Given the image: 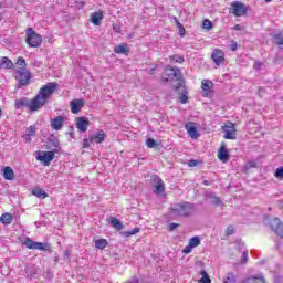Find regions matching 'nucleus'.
Segmentation results:
<instances>
[{
  "mask_svg": "<svg viewBox=\"0 0 283 283\" xmlns=\"http://www.w3.org/2000/svg\"><path fill=\"white\" fill-rule=\"evenodd\" d=\"M241 283H266V281L264 280V276H249Z\"/></svg>",
  "mask_w": 283,
  "mask_h": 283,
  "instance_id": "393cba45",
  "label": "nucleus"
},
{
  "mask_svg": "<svg viewBox=\"0 0 283 283\" xmlns=\"http://www.w3.org/2000/svg\"><path fill=\"white\" fill-rule=\"evenodd\" d=\"M163 83H169V77H161Z\"/></svg>",
  "mask_w": 283,
  "mask_h": 283,
  "instance_id": "052dcab7",
  "label": "nucleus"
},
{
  "mask_svg": "<svg viewBox=\"0 0 283 283\" xmlns=\"http://www.w3.org/2000/svg\"><path fill=\"white\" fill-rule=\"evenodd\" d=\"M265 1V3H271V1H273V0H264Z\"/></svg>",
  "mask_w": 283,
  "mask_h": 283,
  "instance_id": "69168bd1",
  "label": "nucleus"
},
{
  "mask_svg": "<svg viewBox=\"0 0 283 283\" xmlns=\"http://www.w3.org/2000/svg\"><path fill=\"white\" fill-rule=\"evenodd\" d=\"M180 99H179V103H181V105H185V104H187V102L189 101V96H187V90H182L181 91V95H180V97H179Z\"/></svg>",
  "mask_w": 283,
  "mask_h": 283,
  "instance_id": "72a5a7b5",
  "label": "nucleus"
},
{
  "mask_svg": "<svg viewBox=\"0 0 283 283\" xmlns=\"http://www.w3.org/2000/svg\"><path fill=\"white\" fill-rule=\"evenodd\" d=\"M188 167H198V160L196 159H190L188 161Z\"/></svg>",
  "mask_w": 283,
  "mask_h": 283,
  "instance_id": "6e6d98bb",
  "label": "nucleus"
},
{
  "mask_svg": "<svg viewBox=\"0 0 283 283\" xmlns=\"http://www.w3.org/2000/svg\"><path fill=\"white\" fill-rule=\"evenodd\" d=\"M235 250H237V251H243V252H244V251H245V250H244V241H242V240L237 241V242H235Z\"/></svg>",
  "mask_w": 283,
  "mask_h": 283,
  "instance_id": "a19ab883",
  "label": "nucleus"
},
{
  "mask_svg": "<svg viewBox=\"0 0 283 283\" xmlns=\"http://www.w3.org/2000/svg\"><path fill=\"white\" fill-rule=\"evenodd\" d=\"M234 30H242V27L240 24L234 25Z\"/></svg>",
  "mask_w": 283,
  "mask_h": 283,
  "instance_id": "680f3d73",
  "label": "nucleus"
},
{
  "mask_svg": "<svg viewBox=\"0 0 283 283\" xmlns=\"http://www.w3.org/2000/svg\"><path fill=\"white\" fill-rule=\"evenodd\" d=\"M136 233H140V228H134L133 230L123 232L125 238H132V235H136Z\"/></svg>",
  "mask_w": 283,
  "mask_h": 283,
  "instance_id": "2f4dec72",
  "label": "nucleus"
},
{
  "mask_svg": "<svg viewBox=\"0 0 283 283\" xmlns=\"http://www.w3.org/2000/svg\"><path fill=\"white\" fill-rule=\"evenodd\" d=\"M90 143H92V140H90V136H88V138H84L83 144H82V148L83 149H90Z\"/></svg>",
  "mask_w": 283,
  "mask_h": 283,
  "instance_id": "49530a36",
  "label": "nucleus"
},
{
  "mask_svg": "<svg viewBox=\"0 0 283 283\" xmlns=\"http://www.w3.org/2000/svg\"><path fill=\"white\" fill-rule=\"evenodd\" d=\"M200 283H211V277H209V275L208 276H202L200 279Z\"/></svg>",
  "mask_w": 283,
  "mask_h": 283,
  "instance_id": "4d7b16f0",
  "label": "nucleus"
},
{
  "mask_svg": "<svg viewBox=\"0 0 283 283\" xmlns=\"http://www.w3.org/2000/svg\"><path fill=\"white\" fill-rule=\"evenodd\" d=\"M189 244L192 247V249H196V247H200V237H198V235L192 237L189 240Z\"/></svg>",
  "mask_w": 283,
  "mask_h": 283,
  "instance_id": "473e14b6",
  "label": "nucleus"
},
{
  "mask_svg": "<svg viewBox=\"0 0 283 283\" xmlns=\"http://www.w3.org/2000/svg\"><path fill=\"white\" fill-rule=\"evenodd\" d=\"M202 28L203 30H211V28H213V22H211L209 19H206L202 22Z\"/></svg>",
  "mask_w": 283,
  "mask_h": 283,
  "instance_id": "e433bc0d",
  "label": "nucleus"
},
{
  "mask_svg": "<svg viewBox=\"0 0 283 283\" xmlns=\"http://www.w3.org/2000/svg\"><path fill=\"white\" fill-rule=\"evenodd\" d=\"M213 82L211 80H202L201 90L203 91V96L209 97L212 94Z\"/></svg>",
  "mask_w": 283,
  "mask_h": 283,
  "instance_id": "4468645a",
  "label": "nucleus"
},
{
  "mask_svg": "<svg viewBox=\"0 0 283 283\" xmlns=\"http://www.w3.org/2000/svg\"><path fill=\"white\" fill-rule=\"evenodd\" d=\"M90 21L93 25H101V22L103 21V11L91 13Z\"/></svg>",
  "mask_w": 283,
  "mask_h": 283,
  "instance_id": "412c9836",
  "label": "nucleus"
},
{
  "mask_svg": "<svg viewBox=\"0 0 283 283\" xmlns=\"http://www.w3.org/2000/svg\"><path fill=\"white\" fill-rule=\"evenodd\" d=\"M115 54H124L125 56L129 55V46H127V43H120L118 45H115L114 48Z\"/></svg>",
  "mask_w": 283,
  "mask_h": 283,
  "instance_id": "aec40b11",
  "label": "nucleus"
},
{
  "mask_svg": "<svg viewBox=\"0 0 283 283\" xmlns=\"http://www.w3.org/2000/svg\"><path fill=\"white\" fill-rule=\"evenodd\" d=\"M17 65H20V69L18 71H25L27 64H25V59L23 57H18Z\"/></svg>",
  "mask_w": 283,
  "mask_h": 283,
  "instance_id": "c9c22d12",
  "label": "nucleus"
},
{
  "mask_svg": "<svg viewBox=\"0 0 283 283\" xmlns=\"http://www.w3.org/2000/svg\"><path fill=\"white\" fill-rule=\"evenodd\" d=\"M59 90V83L55 82H49L44 86H42L36 94L35 97L32 99L28 97H21L14 101L13 105L15 109H29L30 114H34L35 112H39V109H43L45 105H48V101H50V97L54 92Z\"/></svg>",
  "mask_w": 283,
  "mask_h": 283,
  "instance_id": "f257e3e1",
  "label": "nucleus"
},
{
  "mask_svg": "<svg viewBox=\"0 0 283 283\" xmlns=\"http://www.w3.org/2000/svg\"><path fill=\"white\" fill-rule=\"evenodd\" d=\"M24 244L27 245V249H33L38 251H50V244L36 242L30 238H25Z\"/></svg>",
  "mask_w": 283,
  "mask_h": 283,
  "instance_id": "423d86ee",
  "label": "nucleus"
},
{
  "mask_svg": "<svg viewBox=\"0 0 283 283\" xmlns=\"http://www.w3.org/2000/svg\"><path fill=\"white\" fill-rule=\"evenodd\" d=\"M174 20H175L177 28L179 29L180 36H185V34H186L185 27H182V23H180L178 18L175 17Z\"/></svg>",
  "mask_w": 283,
  "mask_h": 283,
  "instance_id": "7c9ffc66",
  "label": "nucleus"
},
{
  "mask_svg": "<svg viewBox=\"0 0 283 283\" xmlns=\"http://www.w3.org/2000/svg\"><path fill=\"white\" fill-rule=\"evenodd\" d=\"M32 195L35 196V198H40V200H45V198H48V192L41 187L33 188Z\"/></svg>",
  "mask_w": 283,
  "mask_h": 283,
  "instance_id": "4be33fe9",
  "label": "nucleus"
},
{
  "mask_svg": "<svg viewBox=\"0 0 283 283\" xmlns=\"http://www.w3.org/2000/svg\"><path fill=\"white\" fill-rule=\"evenodd\" d=\"M199 275H201L202 277H207L209 274L207 273V271L201 270V271L199 272Z\"/></svg>",
  "mask_w": 283,
  "mask_h": 283,
  "instance_id": "13d9d810",
  "label": "nucleus"
},
{
  "mask_svg": "<svg viewBox=\"0 0 283 283\" xmlns=\"http://www.w3.org/2000/svg\"><path fill=\"white\" fill-rule=\"evenodd\" d=\"M12 220H13V217L11 213H3L1 217H0V222H2V224H12Z\"/></svg>",
  "mask_w": 283,
  "mask_h": 283,
  "instance_id": "cd10ccee",
  "label": "nucleus"
},
{
  "mask_svg": "<svg viewBox=\"0 0 283 283\" xmlns=\"http://www.w3.org/2000/svg\"><path fill=\"white\" fill-rule=\"evenodd\" d=\"M180 85H181V84H179V85L176 87V90H180Z\"/></svg>",
  "mask_w": 283,
  "mask_h": 283,
  "instance_id": "338daca9",
  "label": "nucleus"
},
{
  "mask_svg": "<svg viewBox=\"0 0 283 283\" xmlns=\"http://www.w3.org/2000/svg\"><path fill=\"white\" fill-rule=\"evenodd\" d=\"M185 129L187 130V134L190 136V138H192L193 140L199 138L200 134H198V127L196 126V123L193 122L186 123Z\"/></svg>",
  "mask_w": 283,
  "mask_h": 283,
  "instance_id": "9d476101",
  "label": "nucleus"
},
{
  "mask_svg": "<svg viewBox=\"0 0 283 283\" xmlns=\"http://www.w3.org/2000/svg\"><path fill=\"white\" fill-rule=\"evenodd\" d=\"M192 211L193 203L190 202L176 203L175 207L171 209V213L181 218H189Z\"/></svg>",
  "mask_w": 283,
  "mask_h": 283,
  "instance_id": "7ed1b4c3",
  "label": "nucleus"
},
{
  "mask_svg": "<svg viewBox=\"0 0 283 283\" xmlns=\"http://www.w3.org/2000/svg\"><path fill=\"white\" fill-rule=\"evenodd\" d=\"M258 167V164L255 161H248L244 166L245 171H249L250 169H254Z\"/></svg>",
  "mask_w": 283,
  "mask_h": 283,
  "instance_id": "ea45409f",
  "label": "nucleus"
},
{
  "mask_svg": "<svg viewBox=\"0 0 283 283\" xmlns=\"http://www.w3.org/2000/svg\"><path fill=\"white\" fill-rule=\"evenodd\" d=\"M235 233V228L233 226H229L227 229H226V235H233Z\"/></svg>",
  "mask_w": 283,
  "mask_h": 283,
  "instance_id": "c03bdc74",
  "label": "nucleus"
},
{
  "mask_svg": "<svg viewBox=\"0 0 283 283\" xmlns=\"http://www.w3.org/2000/svg\"><path fill=\"white\" fill-rule=\"evenodd\" d=\"M4 180H14V170L10 166L3 168Z\"/></svg>",
  "mask_w": 283,
  "mask_h": 283,
  "instance_id": "b1692460",
  "label": "nucleus"
},
{
  "mask_svg": "<svg viewBox=\"0 0 283 283\" xmlns=\"http://www.w3.org/2000/svg\"><path fill=\"white\" fill-rule=\"evenodd\" d=\"M229 48H230V50H231L232 52H235V51L238 50V42L232 41V42L230 43Z\"/></svg>",
  "mask_w": 283,
  "mask_h": 283,
  "instance_id": "603ef678",
  "label": "nucleus"
},
{
  "mask_svg": "<svg viewBox=\"0 0 283 283\" xmlns=\"http://www.w3.org/2000/svg\"><path fill=\"white\" fill-rule=\"evenodd\" d=\"M30 78H32V74L30 73V71H17L15 81H18V90H21V87H25V85H29Z\"/></svg>",
  "mask_w": 283,
  "mask_h": 283,
  "instance_id": "39448f33",
  "label": "nucleus"
},
{
  "mask_svg": "<svg viewBox=\"0 0 283 283\" xmlns=\"http://www.w3.org/2000/svg\"><path fill=\"white\" fill-rule=\"evenodd\" d=\"M0 67H3L4 70H12V67H14V63H12V60L7 56H3L0 57Z\"/></svg>",
  "mask_w": 283,
  "mask_h": 283,
  "instance_id": "5701e85b",
  "label": "nucleus"
},
{
  "mask_svg": "<svg viewBox=\"0 0 283 283\" xmlns=\"http://www.w3.org/2000/svg\"><path fill=\"white\" fill-rule=\"evenodd\" d=\"M154 182H155L154 193H156L157 196H160V193H163L165 191V182L158 176H155Z\"/></svg>",
  "mask_w": 283,
  "mask_h": 283,
  "instance_id": "dca6fc26",
  "label": "nucleus"
},
{
  "mask_svg": "<svg viewBox=\"0 0 283 283\" xmlns=\"http://www.w3.org/2000/svg\"><path fill=\"white\" fill-rule=\"evenodd\" d=\"M46 149H51L53 154H59V151H61V144L59 142V138L54 136L49 137L46 143Z\"/></svg>",
  "mask_w": 283,
  "mask_h": 283,
  "instance_id": "1a4fd4ad",
  "label": "nucleus"
},
{
  "mask_svg": "<svg viewBox=\"0 0 283 283\" xmlns=\"http://www.w3.org/2000/svg\"><path fill=\"white\" fill-rule=\"evenodd\" d=\"M64 123H65V118L60 115V116L51 119V127L55 132H61V129H63V124Z\"/></svg>",
  "mask_w": 283,
  "mask_h": 283,
  "instance_id": "2eb2a0df",
  "label": "nucleus"
},
{
  "mask_svg": "<svg viewBox=\"0 0 283 283\" xmlns=\"http://www.w3.org/2000/svg\"><path fill=\"white\" fill-rule=\"evenodd\" d=\"M274 176H275L276 178H283V167L277 168V169L275 170Z\"/></svg>",
  "mask_w": 283,
  "mask_h": 283,
  "instance_id": "8fccbe9b",
  "label": "nucleus"
},
{
  "mask_svg": "<svg viewBox=\"0 0 283 283\" xmlns=\"http://www.w3.org/2000/svg\"><path fill=\"white\" fill-rule=\"evenodd\" d=\"M75 8L78 10H83L85 8V2L84 1H75Z\"/></svg>",
  "mask_w": 283,
  "mask_h": 283,
  "instance_id": "3c124183",
  "label": "nucleus"
},
{
  "mask_svg": "<svg viewBox=\"0 0 283 283\" xmlns=\"http://www.w3.org/2000/svg\"><path fill=\"white\" fill-rule=\"evenodd\" d=\"M211 198H212L211 202H212V205H214L216 207H220V205H222V200H220V197L213 196V197H211Z\"/></svg>",
  "mask_w": 283,
  "mask_h": 283,
  "instance_id": "37998d69",
  "label": "nucleus"
},
{
  "mask_svg": "<svg viewBox=\"0 0 283 283\" xmlns=\"http://www.w3.org/2000/svg\"><path fill=\"white\" fill-rule=\"evenodd\" d=\"M25 43L30 48H39L43 43V38L41 36H27Z\"/></svg>",
  "mask_w": 283,
  "mask_h": 283,
  "instance_id": "a211bd4d",
  "label": "nucleus"
},
{
  "mask_svg": "<svg viewBox=\"0 0 283 283\" xmlns=\"http://www.w3.org/2000/svg\"><path fill=\"white\" fill-rule=\"evenodd\" d=\"M105 138H107V134H105V130L101 129L97 133L90 135L91 143H95L96 145H101L102 143H105Z\"/></svg>",
  "mask_w": 283,
  "mask_h": 283,
  "instance_id": "f8f14e48",
  "label": "nucleus"
},
{
  "mask_svg": "<svg viewBox=\"0 0 283 283\" xmlns=\"http://www.w3.org/2000/svg\"><path fill=\"white\" fill-rule=\"evenodd\" d=\"M218 158L221 163H229V150H227V145L221 144V147L218 150Z\"/></svg>",
  "mask_w": 283,
  "mask_h": 283,
  "instance_id": "6ab92c4d",
  "label": "nucleus"
},
{
  "mask_svg": "<svg viewBox=\"0 0 283 283\" xmlns=\"http://www.w3.org/2000/svg\"><path fill=\"white\" fill-rule=\"evenodd\" d=\"M2 43H3L4 48H12V44H10V39H8V38H4L2 40Z\"/></svg>",
  "mask_w": 283,
  "mask_h": 283,
  "instance_id": "5fc2aeb1",
  "label": "nucleus"
},
{
  "mask_svg": "<svg viewBox=\"0 0 283 283\" xmlns=\"http://www.w3.org/2000/svg\"><path fill=\"white\" fill-rule=\"evenodd\" d=\"M34 134H36V128L34 126H30L27 129V134H25L27 140H30V138H32V136H34Z\"/></svg>",
  "mask_w": 283,
  "mask_h": 283,
  "instance_id": "f704fd0d",
  "label": "nucleus"
},
{
  "mask_svg": "<svg viewBox=\"0 0 283 283\" xmlns=\"http://www.w3.org/2000/svg\"><path fill=\"white\" fill-rule=\"evenodd\" d=\"M203 185H205L206 187H208L209 181H208V180H205V181H203Z\"/></svg>",
  "mask_w": 283,
  "mask_h": 283,
  "instance_id": "e2e57ef3",
  "label": "nucleus"
},
{
  "mask_svg": "<svg viewBox=\"0 0 283 283\" xmlns=\"http://www.w3.org/2000/svg\"><path fill=\"white\" fill-rule=\"evenodd\" d=\"M191 251H193V247H191L190 244L186 245L182 250V253H185L186 255H189V253H191Z\"/></svg>",
  "mask_w": 283,
  "mask_h": 283,
  "instance_id": "09e8293b",
  "label": "nucleus"
},
{
  "mask_svg": "<svg viewBox=\"0 0 283 283\" xmlns=\"http://www.w3.org/2000/svg\"><path fill=\"white\" fill-rule=\"evenodd\" d=\"M71 105V112L72 114H78L83 107H85V101L84 99H73L70 103Z\"/></svg>",
  "mask_w": 283,
  "mask_h": 283,
  "instance_id": "ddd939ff",
  "label": "nucleus"
},
{
  "mask_svg": "<svg viewBox=\"0 0 283 283\" xmlns=\"http://www.w3.org/2000/svg\"><path fill=\"white\" fill-rule=\"evenodd\" d=\"M105 247H107V240L98 239V240L95 241V248L96 249L103 250V249H105Z\"/></svg>",
  "mask_w": 283,
  "mask_h": 283,
  "instance_id": "c756f323",
  "label": "nucleus"
},
{
  "mask_svg": "<svg viewBox=\"0 0 283 283\" xmlns=\"http://www.w3.org/2000/svg\"><path fill=\"white\" fill-rule=\"evenodd\" d=\"M1 116H3V109H1V107H0V118H1Z\"/></svg>",
  "mask_w": 283,
  "mask_h": 283,
  "instance_id": "0e129e2a",
  "label": "nucleus"
},
{
  "mask_svg": "<svg viewBox=\"0 0 283 283\" xmlns=\"http://www.w3.org/2000/svg\"><path fill=\"white\" fill-rule=\"evenodd\" d=\"M38 156L35 157L36 160L42 163L44 167H48L52 160H54V151L49 150V151H36Z\"/></svg>",
  "mask_w": 283,
  "mask_h": 283,
  "instance_id": "0eeeda50",
  "label": "nucleus"
},
{
  "mask_svg": "<svg viewBox=\"0 0 283 283\" xmlns=\"http://www.w3.org/2000/svg\"><path fill=\"white\" fill-rule=\"evenodd\" d=\"M256 211H259V213L262 214V211L260 209H256Z\"/></svg>",
  "mask_w": 283,
  "mask_h": 283,
  "instance_id": "774afa93",
  "label": "nucleus"
},
{
  "mask_svg": "<svg viewBox=\"0 0 283 283\" xmlns=\"http://www.w3.org/2000/svg\"><path fill=\"white\" fill-rule=\"evenodd\" d=\"M222 132L224 133L226 140H235V124L228 122L223 127Z\"/></svg>",
  "mask_w": 283,
  "mask_h": 283,
  "instance_id": "6e6552de",
  "label": "nucleus"
},
{
  "mask_svg": "<svg viewBox=\"0 0 283 283\" xmlns=\"http://www.w3.org/2000/svg\"><path fill=\"white\" fill-rule=\"evenodd\" d=\"M111 227L116 229V231H123V229H125V226H123V222H120V220H118L115 217L111 218Z\"/></svg>",
  "mask_w": 283,
  "mask_h": 283,
  "instance_id": "bb28decb",
  "label": "nucleus"
},
{
  "mask_svg": "<svg viewBox=\"0 0 283 283\" xmlns=\"http://www.w3.org/2000/svg\"><path fill=\"white\" fill-rule=\"evenodd\" d=\"M223 283H238V277L235 274H233V272H230L223 279Z\"/></svg>",
  "mask_w": 283,
  "mask_h": 283,
  "instance_id": "c85d7f7f",
  "label": "nucleus"
},
{
  "mask_svg": "<svg viewBox=\"0 0 283 283\" xmlns=\"http://www.w3.org/2000/svg\"><path fill=\"white\" fill-rule=\"evenodd\" d=\"M166 74L167 76H172V78H178V76H180V69L168 66L166 69Z\"/></svg>",
  "mask_w": 283,
  "mask_h": 283,
  "instance_id": "a878e982",
  "label": "nucleus"
},
{
  "mask_svg": "<svg viewBox=\"0 0 283 283\" xmlns=\"http://www.w3.org/2000/svg\"><path fill=\"white\" fill-rule=\"evenodd\" d=\"M274 42L279 44L280 50H283V38L274 36Z\"/></svg>",
  "mask_w": 283,
  "mask_h": 283,
  "instance_id": "a18cd8bd",
  "label": "nucleus"
},
{
  "mask_svg": "<svg viewBox=\"0 0 283 283\" xmlns=\"http://www.w3.org/2000/svg\"><path fill=\"white\" fill-rule=\"evenodd\" d=\"M263 222L266 227H270L271 231L279 235V238H283V223L280 218L265 216Z\"/></svg>",
  "mask_w": 283,
  "mask_h": 283,
  "instance_id": "f03ea898",
  "label": "nucleus"
},
{
  "mask_svg": "<svg viewBox=\"0 0 283 283\" xmlns=\"http://www.w3.org/2000/svg\"><path fill=\"white\" fill-rule=\"evenodd\" d=\"M249 7L240 1H233L230 3L229 13L233 17H247Z\"/></svg>",
  "mask_w": 283,
  "mask_h": 283,
  "instance_id": "20e7f679",
  "label": "nucleus"
},
{
  "mask_svg": "<svg viewBox=\"0 0 283 283\" xmlns=\"http://www.w3.org/2000/svg\"><path fill=\"white\" fill-rule=\"evenodd\" d=\"M249 262V252L243 251L241 256V264H247Z\"/></svg>",
  "mask_w": 283,
  "mask_h": 283,
  "instance_id": "79ce46f5",
  "label": "nucleus"
},
{
  "mask_svg": "<svg viewBox=\"0 0 283 283\" xmlns=\"http://www.w3.org/2000/svg\"><path fill=\"white\" fill-rule=\"evenodd\" d=\"M75 127L76 129L82 132V134H85V132H87V128L90 127V119L87 117H77Z\"/></svg>",
  "mask_w": 283,
  "mask_h": 283,
  "instance_id": "9b49d317",
  "label": "nucleus"
},
{
  "mask_svg": "<svg viewBox=\"0 0 283 283\" xmlns=\"http://www.w3.org/2000/svg\"><path fill=\"white\" fill-rule=\"evenodd\" d=\"M260 65H262V62H256V63L254 64L255 70H260Z\"/></svg>",
  "mask_w": 283,
  "mask_h": 283,
  "instance_id": "bf43d9fd",
  "label": "nucleus"
},
{
  "mask_svg": "<svg viewBox=\"0 0 283 283\" xmlns=\"http://www.w3.org/2000/svg\"><path fill=\"white\" fill-rule=\"evenodd\" d=\"M146 145L149 149H154V147H156L157 143L156 139L154 138H147L146 140Z\"/></svg>",
  "mask_w": 283,
  "mask_h": 283,
  "instance_id": "58836bf2",
  "label": "nucleus"
},
{
  "mask_svg": "<svg viewBox=\"0 0 283 283\" xmlns=\"http://www.w3.org/2000/svg\"><path fill=\"white\" fill-rule=\"evenodd\" d=\"M25 34L27 36H39V34H36V32H34V29L32 28L27 29Z\"/></svg>",
  "mask_w": 283,
  "mask_h": 283,
  "instance_id": "de8ad7c7",
  "label": "nucleus"
},
{
  "mask_svg": "<svg viewBox=\"0 0 283 283\" xmlns=\"http://www.w3.org/2000/svg\"><path fill=\"white\" fill-rule=\"evenodd\" d=\"M170 61L172 63H185V57H182L180 55H172V56H170Z\"/></svg>",
  "mask_w": 283,
  "mask_h": 283,
  "instance_id": "4c0bfd02",
  "label": "nucleus"
},
{
  "mask_svg": "<svg viewBox=\"0 0 283 283\" xmlns=\"http://www.w3.org/2000/svg\"><path fill=\"white\" fill-rule=\"evenodd\" d=\"M178 227H180L179 223H170V224L168 226V231L171 232V231H174L175 229H178Z\"/></svg>",
  "mask_w": 283,
  "mask_h": 283,
  "instance_id": "864d4df0",
  "label": "nucleus"
},
{
  "mask_svg": "<svg viewBox=\"0 0 283 283\" xmlns=\"http://www.w3.org/2000/svg\"><path fill=\"white\" fill-rule=\"evenodd\" d=\"M211 59L214 64L220 65L222 61H224V52L220 49H216L211 54Z\"/></svg>",
  "mask_w": 283,
  "mask_h": 283,
  "instance_id": "f3484780",
  "label": "nucleus"
}]
</instances>
